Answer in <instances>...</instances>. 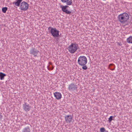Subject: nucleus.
Here are the masks:
<instances>
[{
  "label": "nucleus",
  "mask_w": 132,
  "mask_h": 132,
  "mask_svg": "<svg viewBox=\"0 0 132 132\" xmlns=\"http://www.w3.org/2000/svg\"><path fill=\"white\" fill-rule=\"evenodd\" d=\"M61 1L63 3H65L67 5L65 6L62 5L60 6V7L61 8L62 11L67 14H70L71 13V11L68 10L67 9L69 7L68 5H71L72 4V1L71 0H61Z\"/></svg>",
  "instance_id": "obj_1"
},
{
  "label": "nucleus",
  "mask_w": 132,
  "mask_h": 132,
  "mask_svg": "<svg viewBox=\"0 0 132 132\" xmlns=\"http://www.w3.org/2000/svg\"><path fill=\"white\" fill-rule=\"evenodd\" d=\"M87 61V59L85 56H81L78 58V63L79 65L83 66L82 68L83 70H86L87 69V67L86 65Z\"/></svg>",
  "instance_id": "obj_2"
},
{
  "label": "nucleus",
  "mask_w": 132,
  "mask_h": 132,
  "mask_svg": "<svg viewBox=\"0 0 132 132\" xmlns=\"http://www.w3.org/2000/svg\"><path fill=\"white\" fill-rule=\"evenodd\" d=\"M117 18L120 22L123 24L128 21L129 19V16L128 13H124L119 15Z\"/></svg>",
  "instance_id": "obj_3"
},
{
  "label": "nucleus",
  "mask_w": 132,
  "mask_h": 132,
  "mask_svg": "<svg viewBox=\"0 0 132 132\" xmlns=\"http://www.w3.org/2000/svg\"><path fill=\"white\" fill-rule=\"evenodd\" d=\"M78 45L76 43H71L68 47L69 51L71 53H74L78 48Z\"/></svg>",
  "instance_id": "obj_4"
},
{
  "label": "nucleus",
  "mask_w": 132,
  "mask_h": 132,
  "mask_svg": "<svg viewBox=\"0 0 132 132\" xmlns=\"http://www.w3.org/2000/svg\"><path fill=\"white\" fill-rule=\"evenodd\" d=\"M51 28L50 30V33L52 35L54 38H56L58 37L59 35V31L57 30L55 28H52L51 27H49L48 28L49 29Z\"/></svg>",
  "instance_id": "obj_5"
},
{
  "label": "nucleus",
  "mask_w": 132,
  "mask_h": 132,
  "mask_svg": "<svg viewBox=\"0 0 132 132\" xmlns=\"http://www.w3.org/2000/svg\"><path fill=\"white\" fill-rule=\"evenodd\" d=\"M78 88V86L76 84L72 83L69 85L68 89L69 91H73L77 90Z\"/></svg>",
  "instance_id": "obj_6"
},
{
  "label": "nucleus",
  "mask_w": 132,
  "mask_h": 132,
  "mask_svg": "<svg viewBox=\"0 0 132 132\" xmlns=\"http://www.w3.org/2000/svg\"><path fill=\"white\" fill-rule=\"evenodd\" d=\"M29 7V5L25 2H23L21 3L20 8L21 10L26 11Z\"/></svg>",
  "instance_id": "obj_7"
},
{
  "label": "nucleus",
  "mask_w": 132,
  "mask_h": 132,
  "mask_svg": "<svg viewBox=\"0 0 132 132\" xmlns=\"http://www.w3.org/2000/svg\"><path fill=\"white\" fill-rule=\"evenodd\" d=\"M65 122L68 123H71L73 120V117L71 114L66 115L64 117Z\"/></svg>",
  "instance_id": "obj_8"
},
{
  "label": "nucleus",
  "mask_w": 132,
  "mask_h": 132,
  "mask_svg": "<svg viewBox=\"0 0 132 132\" xmlns=\"http://www.w3.org/2000/svg\"><path fill=\"white\" fill-rule=\"evenodd\" d=\"M39 52L38 50L34 47H32L30 50V54L33 55L35 57L37 56Z\"/></svg>",
  "instance_id": "obj_9"
},
{
  "label": "nucleus",
  "mask_w": 132,
  "mask_h": 132,
  "mask_svg": "<svg viewBox=\"0 0 132 132\" xmlns=\"http://www.w3.org/2000/svg\"><path fill=\"white\" fill-rule=\"evenodd\" d=\"M22 105L23 110L26 112L29 111L31 109V106L26 102H24Z\"/></svg>",
  "instance_id": "obj_10"
},
{
  "label": "nucleus",
  "mask_w": 132,
  "mask_h": 132,
  "mask_svg": "<svg viewBox=\"0 0 132 132\" xmlns=\"http://www.w3.org/2000/svg\"><path fill=\"white\" fill-rule=\"evenodd\" d=\"M54 95L55 97L57 100H59L61 98L62 95L60 92H55L54 93Z\"/></svg>",
  "instance_id": "obj_11"
},
{
  "label": "nucleus",
  "mask_w": 132,
  "mask_h": 132,
  "mask_svg": "<svg viewBox=\"0 0 132 132\" xmlns=\"http://www.w3.org/2000/svg\"><path fill=\"white\" fill-rule=\"evenodd\" d=\"M31 130L29 126H27L23 128L22 130V132H30Z\"/></svg>",
  "instance_id": "obj_12"
},
{
  "label": "nucleus",
  "mask_w": 132,
  "mask_h": 132,
  "mask_svg": "<svg viewBox=\"0 0 132 132\" xmlns=\"http://www.w3.org/2000/svg\"><path fill=\"white\" fill-rule=\"evenodd\" d=\"M23 0H16V2H15L13 3V4L17 6H19L21 2Z\"/></svg>",
  "instance_id": "obj_13"
},
{
  "label": "nucleus",
  "mask_w": 132,
  "mask_h": 132,
  "mask_svg": "<svg viewBox=\"0 0 132 132\" xmlns=\"http://www.w3.org/2000/svg\"><path fill=\"white\" fill-rule=\"evenodd\" d=\"M127 42L129 44H132V36H130L127 39Z\"/></svg>",
  "instance_id": "obj_14"
},
{
  "label": "nucleus",
  "mask_w": 132,
  "mask_h": 132,
  "mask_svg": "<svg viewBox=\"0 0 132 132\" xmlns=\"http://www.w3.org/2000/svg\"><path fill=\"white\" fill-rule=\"evenodd\" d=\"M6 76V75L2 72H0V79L1 80H3L4 77Z\"/></svg>",
  "instance_id": "obj_15"
},
{
  "label": "nucleus",
  "mask_w": 132,
  "mask_h": 132,
  "mask_svg": "<svg viewBox=\"0 0 132 132\" xmlns=\"http://www.w3.org/2000/svg\"><path fill=\"white\" fill-rule=\"evenodd\" d=\"M7 10V7H3L2 9V12L4 13H5L6 11Z\"/></svg>",
  "instance_id": "obj_16"
},
{
  "label": "nucleus",
  "mask_w": 132,
  "mask_h": 132,
  "mask_svg": "<svg viewBox=\"0 0 132 132\" xmlns=\"http://www.w3.org/2000/svg\"><path fill=\"white\" fill-rule=\"evenodd\" d=\"M113 116H110V117L108 119V121L109 122H111L112 120H113Z\"/></svg>",
  "instance_id": "obj_17"
},
{
  "label": "nucleus",
  "mask_w": 132,
  "mask_h": 132,
  "mask_svg": "<svg viewBox=\"0 0 132 132\" xmlns=\"http://www.w3.org/2000/svg\"><path fill=\"white\" fill-rule=\"evenodd\" d=\"M105 130V128L104 127L101 128L100 130L101 132H104Z\"/></svg>",
  "instance_id": "obj_18"
},
{
  "label": "nucleus",
  "mask_w": 132,
  "mask_h": 132,
  "mask_svg": "<svg viewBox=\"0 0 132 132\" xmlns=\"http://www.w3.org/2000/svg\"><path fill=\"white\" fill-rule=\"evenodd\" d=\"M117 43L118 45L120 46H121L122 45V44H121V43L120 42V43L118 42V43Z\"/></svg>",
  "instance_id": "obj_19"
},
{
  "label": "nucleus",
  "mask_w": 132,
  "mask_h": 132,
  "mask_svg": "<svg viewBox=\"0 0 132 132\" xmlns=\"http://www.w3.org/2000/svg\"><path fill=\"white\" fill-rule=\"evenodd\" d=\"M2 118V116L1 114L0 113V120H1Z\"/></svg>",
  "instance_id": "obj_20"
},
{
  "label": "nucleus",
  "mask_w": 132,
  "mask_h": 132,
  "mask_svg": "<svg viewBox=\"0 0 132 132\" xmlns=\"http://www.w3.org/2000/svg\"><path fill=\"white\" fill-rule=\"evenodd\" d=\"M49 65H48L47 66V68L48 70H50V68H49Z\"/></svg>",
  "instance_id": "obj_21"
},
{
  "label": "nucleus",
  "mask_w": 132,
  "mask_h": 132,
  "mask_svg": "<svg viewBox=\"0 0 132 132\" xmlns=\"http://www.w3.org/2000/svg\"><path fill=\"white\" fill-rule=\"evenodd\" d=\"M52 64V63L51 62H49V63H48V64H49V65H51Z\"/></svg>",
  "instance_id": "obj_22"
},
{
  "label": "nucleus",
  "mask_w": 132,
  "mask_h": 132,
  "mask_svg": "<svg viewBox=\"0 0 132 132\" xmlns=\"http://www.w3.org/2000/svg\"><path fill=\"white\" fill-rule=\"evenodd\" d=\"M104 132H108L107 130H105V131Z\"/></svg>",
  "instance_id": "obj_23"
},
{
  "label": "nucleus",
  "mask_w": 132,
  "mask_h": 132,
  "mask_svg": "<svg viewBox=\"0 0 132 132\" xmlns=\"http://www.w3.org/2000/svg\"><path fill=\"white\" fill-rule=\"evenodd\" d=\"M53 69V67H52V68H51V70H52Z\"/></svg>",
  "instance_id": "obj_24"
}]
</instances>
